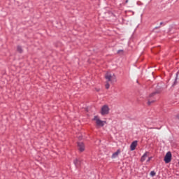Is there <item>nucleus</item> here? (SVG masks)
<instances>
[{"instance_id":"obj_5","label":"nucleus","mask_w":179,"mask_h":179,"mask_svg":"<svg viewBox=\"0 0 179 179\" xmlns=\"http://www.w3.org/2000/svg\"><path fill=\"white\" fill-rule=\"evenodd\" d=\"M136 146H138V141H135L133 143H131V145H130V149L131 151L135 150V149L136 148Z\"/></svg>"},{"instance_id":"obj_11","label":"nucleus","mask_w":179,"mask_h":179,"mask_svg":"<svg viewBox=\"0 0 179 179\" xmlns=\"http://www.w3.org/2000/svg\"><path fill=\"white\" fill-rule=\"evenodd\" d=\"M159 93H160V91H156V92H152V93L150 94V96H151V97H153V96H154L155 94H159Z\"/></svg>"},{"instance_id":"obj_7","label":"nucleus","mask_w":179,"mask_h":179,"mask_svg":"<svg viewBox=\"0 0 179 179\" xmlns=\"http://www.w3.org/2000/svg\"><path fill=\"white\" fill-rule=\"evenodd\" d=\"M120 153H121V150H117V152L112 155V159H115L118 157V155H120Z\"/></svg>"},{"instance_id":"obj_12","label":"nucleus","mask_w":179,"mask_h":179,"mask_svg":"<svg viewBox=\"0 0 179 179\" xmlns=\"http://www.w3.org/2000/svg\"><path fill=\"white\" fill-rule=\"evenodd\" d=\"M150 176H151V177H155V176H156V172L154 171H151Z\"/></svg>"},{"instance_id":"obj_15","label":"nucleus","mask_w":179,"mask_h":179,"mask_svg":"<svg viewBox=\"0 0 179 179\" xmlns=\"http://www.w3.org/2000/svg\"><path fill=\"white\" fill-rule=\"evenodd\" d=\"M150 103H152V102H150V101H148V106H150Z\"/></svg>"},{"instance_id":"obj_10","label":"nucleus","mask_w":179,"mask_h":179,"mask_svg":"<svg viewBox=\"0 0 179 179\" xmlns=\"http://www.w3.org/2000/svg\"><path fill=\"white\" fill-rule=\"evenodd\" d=\"M17 52H20L21 54V52H23V49L21 48V46H17Z\"/></svg>"},{"instance_id":"obj_18","label":"nucleus","mask_w":179,"mask_h":179,"mask_svg":"<svg viewBox=\"0 0 179 179\" xmlns=\"http://www.w3.org/2000/svg\"><path fill=\"white\" fill-rule=\"evenodd\" d=\"M160 24H163V22H160Z\"/></svg>"},{"instance_id":"obj_8","label":"nucleus","mask_w":179,"mask_h":179,"mask_svg":"<svg viewBox=\"0 0 179 179\" xmlns=\"http://www.w3.org/2000/svg\"><path fill=\"white\" fill-rule=\"evenodd\" d=\"M76 167H79L80 166V161L78 159H76L74 162H73Z\"/></svg>"},{"instance_id":"obj_2","label":"nucleus","mask_w":179,"mask_h":179,"mask_svg":"<svg viewBox=\"0 0 179 179\" xmlns=\"http://www.w3.org/2000/svg\"><path fill=\"white\" fill-rule=\"evenodd\" d=\"M105 78H106L107 82H111V83H114V82L116 81L115 76L114 74H111L110 73H107L105 75Z\"/></svg>"},{"instance_id":"obj_13","label":"nucleus","mask_w":179,"mask_h":179,"mask_svg":"<svg viewBox=\"0 0 179 179\" xmlns=\"http://www.w3.org/2000/svg\"><path fill=\"white\" fill-rule=\"evenodd\" d=\"M105 87H106V89H110V84L108 83V81L106 82Z\"/></svg>"},{"instance_id":"obj_1","label":"nucleus","mask_w":179,"mask_h":179,"mask_svg":"<svg viewBox=\"0 0 179 179\" xmlns=\"http://www.w3.org/2000/svg\"><path fill=\"white\" fill-rule=\"evenodd\" d=\"M93 121H95L96 127H103V125H106V124H107L106 121H102L101 120H100V117L99 116H94L93 118Z\"/></svg>"},{"instance_id":"obj_4","label":"nucleus","mask_w":179,"mask_h":179,"mask_svg":"<svg viewBox=\"0 0 179 179\" xmlns=\"http://www.w3.org/2000/svg\"><path fill=\"white\" fill-rule=\"evenodd\" d=\"M78 150H80V152H84L85 144L82 142H79L78 143Z\"/></svg>"},{"instance_id":"obj_9","label":"nucleus","mask_w":179,"mask_h":179,"mask_svg":"<svg viewBox=\"0 0 179 179\" xmlns=\"http://www.w3.org/2000/svg\"><path fill=\"white\" fill-rule=\"evenodd\" d=\"M148 153L145 152L142 157H141V162H145L146 160V157H148Z\"/></svg>"},{"instance_id":"obj_6","label":"nucleus","mask_w":179,"mask_h":179,"mask_svg":"<svg viewBox=\"0 0 179 179\" xmlns=\"http://www.w3.org/2000/svg\"><path fill=\"white\" fill-rule=\"evenodd\" d=\"M110 111V108L107 105H104L101 108V113H108Z\"/></svg>"},{"instance_id":"obj_16","label":"nucleus","mask_w":179,"mask_h":179,"mask_svg":"<svg viewBox=\"0 0 179 179\" xmlns=\"http://www.w3.org/2000/svg\"><path fill=\"white\" fill-rule=\"evenodd\" d=\"M177 118H178V120H179V113L177 115Z\"/></svg>"},{"instance_id":"obj_14","label":"nucleus","mask_w":179,"mask_h":179,"mask_svg":"<svg viewBox=\"0 0 179 179\" xmlns=\"http://www.w3.org/2000/svg\"><path fill=\"white\" fill-rule=\"evenodd\" d=\"M150 159H152L151 157H148L147 162H150Z\"/></svg>"},{"instance_id":"obj_19","label":"nucleus","mask_w":179,"mask_h":179,"mask_svg":"<svg viewBox=\"0 0 179 179\" xmlns=\"http://www.w3.org/2000/svg\"><path fill=\"white\" fill-rule=\"evenodd\" d=\"M126 3H128V0L126 1Z\"/></svg>"},{"instance_id":"obj_17","label":"nucleus","mask_w":179,"mask_h":179,"mask_svg":"<svg viewBox=\"0 0 179 179\" xmlns=\"http://www.w3.org/2000/svg\"><path fill=\"white\" fill-rule=\"evenodd\" d=\"M96 91H97V92H99V91H100V90H96Z\"/></svg>"},{"instance_id":"obj_3","label":"nucleus","mask_w":179,"mask_h":179,"mask_svg":"<svg viewBox=\"0 0 179 179\" xmlns=\"http://www.w3.org/2000/svg\"><path fill=\"white\" fill-rule=\"evenodd\" d=\"M172 155L171 152H168L164 157V162L167 164L171 162Z\"/></svg>"},{"instance_id":"obj_20","label":"nucleus","mask_w":179,"mask_h":179,"mask_svg":"<svg viewBox=\"0 0 179 179\" xmlns=\"http://www.w3.org/2000/svg\"><path fill=\"white\" fill-rule=\"evenodd\" d=\"M121 50H119L118 52H120Z\"/></svg>"}]
</instances>
